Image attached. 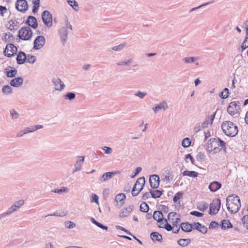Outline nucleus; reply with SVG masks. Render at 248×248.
Segmentation results:
<instances>
[{
  "label": "nucleus",
  "instance_id": "obj_11",
  "mask_svg": "<svg viewBox=\"0 0 248 248\" xmlns=\"http://www.w3.org/2000/svg\"><path fill=\"white\" fill-rule=\"evenodd\" d=\"M52 82L53 83L54 89L56 91L61 92L64 89L65 86L64 83L58 78H53L52 79Z\"/></svg>",
  "mask_w": 248,
  "mask_h": 248
},
{
  "label": "nucleus",
  "instance_id": "obj_21",
  "mask_svg": "<svg viewBox=\"0 0 248 248\" xmlns=\"http://www.w3.org/2000/svg\"><path fill=\"white\" fill-rule=\"evenodd\" d=\"M117 173L116 171L107 172L103 174L100 180L102 182L106 181L112 178L115 174Z\"/></svg>",
  "mask_w": 248,
  "mask_h": 248
},
{
  "label": "nucleus",
  "instance_id": "obj_17",
  "mask_svg": "<svg viewBox=\"0 0 248 248\" xmlns=\"http://www.w3.org/2000/svg\"><path fill=\"white\" fill-rule=\"evenodd\" d=\"M26 23L33 29H36L38 26L36 18L34 16H30L28 17V18L26 21Z\"/></svg>",
  "mask_w": 248,
  "mask_h": 248
},
{
  "label": "nucleus",
  "instance_id": "obj_18",
  "mask_svg": "<svg viewBox=\"0 0 248 248\" xmlns=\"http://www.w3.org/2000/svg\"><path fill=\"white\" fill-rule=\"evenodd\" d=\"M217 141L216 138H211L208 140L206 145V150L208 152L213 151L214 147L217 146Z\"/></svg>",
  "mask_w": 248,
  "mask_h": 248
},
{
  "label": "nucleus",
  "instance_id": "obj_38",
  "mask_svg": "<svg viewBox=\"0 0 248 248\" xmlns=\"http://www.w3.org/2000/svg\"><path fill=\"white\" fill-rule=\"evenodd\" d=\"M40 0H33L32 3L34 4L32 9V13L35 14L38 12V9L40 6Z\"/></svg>",
  "mask_w": 248,
  "mask_h": 248
},
{
  "label": "nucleus",
  "instance_id": "obj_4",
  "mask_svg": "<svg viewBox=\"0 0 248 248\" xmlns=\"http://www.w3.org/2000/svg\"><path fill=\"white\" fill-rule=\"evenodd\" d=\"M69 29L70 30H72V28L70 23L67 21L66 26L62 27L59 31L61 40L63 44L67 39V35L69 32Z\"/></svg>",
  "mask_w": 248,
  "mask_h": 248
},
{
  "label": "nucleus",
  "instance_id": "obj_40",
  "mask_svg": "<svg viewBox=\"0 0 248 248\" xmlns=\"http://www.w3.org/2000/svg\"><path fill=\"white\" fill-rule=\"evenodd\" d=\"M132 62V59H129L125 61H120L117 62L116 64L118 66L129 65Z\"/></svg>",
  "mask_w": 248,
  "mask_h": 248
},
{
  "label": "nucleus",
  "instance_id": "obj_53",
  "mask_svg": "<svg viewBox=\"0 0 248 248\" xmlns=\"http://www.w3.org/2000/svg\"><path fill=\"white\" fill-rule=\"evenodd\" d=\"M146 95L147 93L146 92H142L140 91H138L134 94L135 96H137L141 99L144 98Z\"/></svg>",
  "mask_w": 248,
  "mask_h": 248
},
{
  "label": "nucleus",
  "instance_id": "obj_54",
  "mask_svg": "<svg viewBox=\"0 0 248 248\" xmlns=\"http://www.w3.org/2000/svg\"><path fill=\"white\" fill-rule=\"evenodd\" d=\"M24 203V201L23 200H19L14 203L13 205L16 208V210L20 208L21 206H22Z\"/></svg>",
  "mask_w": 248,
  "mask_h": 248
},
{
  "label": "nucleus",
  "instance_id": "obj_36",
  "mask_svg": "<svg viewBox=\"0 0 248 248\" xmlns=\"http://www.w3.org/2000/svg\"><path fill=\"white\" fill-rule=\"evenodd\" d=\"M183 175L184 176H188L191 177L195 178L197 177L198 173L197 172L195 171L185 170L183 172Z\"/></svg>",
  "mask_w": 248,
  "mask_h": 248
},
{
  "label": "nucleus",
  "instance_id": "obj_39",
  "mask_svg": "<svg viewBox=\"0 0 248 248\" xmlns=\"http://www.w3.org/2000/svg\"><path fill=\"white\" fill-rule=\"evenodd\" d=\"M216 140H217V145L219 147H221V148L223 149L224 152H226V143L223 140H220L219 138H216Z\"/></svg>",
  "mask_w": 248,
  "mask_h": 248
},
{
  "label": "nucleus",
  "instance_id": "obj_15",
  "mask_svg": "<svg viewBox=\"0 0 248 248\" xmlns=\"http://www.w3.org/2000/svg\"><path fill=\"white\" fill-rule=\"evenodd\" d=\"M169 108L168 105L166 101L162 102L159 104H156L155 106L153 108L154 113L156 114L159 110H163L165 111Z\"/></svg>",
  "mask_w": 248,
  "mask_h": 248
},
{
  "label": "nucleus",
  "instance_id": "obj_59",
  "mask_svg": "<svg viewBox=\"0 0 248 248\" xmlns=\"http://www.w3.org/2000/svg\"><path fill=\"white\" fill-rule=\"evenodd\" d=\"M11 38H13V35L11 34L10 33H9L8 34L4 33V35L2 37V40L6 42L10 41Z\"/></svg>",
  "mask_w": 248,
  "mask_h": 248
},
{
  "label": "nucleus",
  "instance_id": "obj_2",
  "mask_svg": "<svg viewBox=\"0 0 248 248\" xmlns=\"http://www.w3.org/2000/svg\"><path fill=\"white\" fill-rule=\"evenodd\" d=\"M221 128L226 135L231 137L235 136L238 132L237 126L231 121L223 122Z\"/></svg>",
  "mask_w": 248,
  "mask_h": 248
},
{
  "label": "nucleus",
  "instance_id": "obj_23",
  "mask_svg": "<svg viewBox=\"0 0 248 248\" xmlns=\"http://www.w3.org/2000/svg\"><path fill=\"white\" fill-rule=\"evenodd\" d=\"M221 187V184L217 182L214 181L210 183L209 186V188L212 192H216Z\"/></svg>",
  "mask_w": 248,
  "mask_h": 248
},
{
  "label": "nucleus",
  "instance_id": "obj_9",
  "mask_svg": "<svg viewBox=\"0 0 248 248\" xmlns=\"http://www.w3.org/2000/svg\"><path fill=\"white\" fill-rule=\"evenodd\" d=\"M17 49L16 46L12 44L7 45L4 51V55L8 57H11L14 55L17 52Z\"/></svg>",
  "mask_w": 248,
  "mask_h": 248
},
{
  "label": "nucleus",
  "instance_id": "obj_13",
  "mask_svg": "<svg viewBox=\"0 0 248 248\" xmlns=\"http://www.w3.org/2000/svg\"><path fill=\"white\" fill-rule=\"evenodd\" d=\"M145 178L144 177L138 178L133 188L136 189L139 192H140L145 184Z\"/></svg>",
  "mask_w": 248,
  "mask_h": 248
},
{
  "label": "nucleus",
  "instance_id": "obj_30",
  "mask_svg": "<svg viewBox=\"0 0 248 248\" xmlns=\"http://www.w3.org/2000/svg\"><path fill=\"white\" fill-rule=\"evenodd\" d=\"M191 242L190 239H180L177 241V243L181 247H185L188 246Z\"/></svg>",
  "mask_w": 248,
  "mask_h": 248
},
{
  "label": "nucleus",
  "instance_id": "obj_22",
  "mask_svg": "<svg viewBox=\"0 0 248 248\" xmlns=\"http://www.w3.org/2000/svg\"><path fill=\"white\" fill-rule=\"evenodd\" d=\"M23 82V79L22 78L18 77L11 80L10 83L12 86L15 87H20Z\"/></svg>",
  "mask_w": 248,
  "mask_h": 248
},
{
  "label": "nucleus",
  "instance_id": "obj_41",
  "mask_svg": "<svg viewBox=\"0 0 248 248\" xmlns=\"http://www.w3.org/2000/svg\"><path fill=\"white\" fill-rule=\"evenodd\" d=\"M229 90L225 88L222 92L219 93V97L223 99L227 98L229 96Z\"/></svg>",
  "mask_w": 248,
  "mask_h": 248
},
{
  "label": "nucleus",
  "instance_id": "obj_6",
  "mask_svg": "<svg viewBox=\"0 0 248 248\" xmlns=\"http://www.w3.org/2000/svg\"><path fill=\"white\" fill-rule=\"evenodd\" d=\"M239 104V103L238 102H231L227 108L228 112L232 116L236 114L240 109Z\"/></svg>",
  "mask_w": 248,
  "mask_h": 248
},
{
  "label": "nucleus",
  "instance_id": "obj_52",
  "mask_svg": "<svg viewBox=\"0 0 248 248\" xmlns=\"http://www.w3.org/2000/svg\"><path fill=\"white\" fill-rule=\"evenodd\" d=\"M6 70L7 73V77L8 78H13L17 73V70L15 69L9 71H7V69H6Z\"/></svg>",
  "mask_w": 248,
  "mask_h": 248
},
{
  "label": "nucleus",
  "instance_id": "obj_19",
  "mask_svg": "<svg viewBox=\"0 0 248 248\" xmlns=\"http://www.w3.org/2000/svg\"><path fill=\"white\" fill-rule=\"evenodd\" d=\"M26 59H27V56H26V54L22 51H20V52H18V53L17 54L16 59L17 63L18 64H23L25 62Z\"/></svg>",
  "mask_w": 248,
  "mask_h": 248
},
{
  "label": "nucleus",
  "instance_id": "obj_8",
  "mask_svg": "<svg viewBox=\"0 0 248 248\" xmlns=\"http://www.w3.org/2000/svg\"><path fill=\"white\" fill-rule=\"evenodd\" d=\"M221 202L219 199L214 200L210 205V214L211 215L217 214L220 208Z\"/></svg>",
  "mask_w": 248,
  "mask_h": 248
},
{
  "label": "nucleus",
  "instance_id": "obj_63",
  "mask_svg": "<svg viewBox=\"0 0 248 248\" xmlns=\"http://www.w3.org/2000/svg\"><path fill=\"white\" fill-rule=\"evenodd\" d=\"M172 232L174 233H177L178 232L179 230H180V227L178 226L177 225L174 224V223H172Z\"/></svg>",
  "mask_w": 248,
  "mask_h": 248
},
{
  "label": "nucleus",
  "instance_id": "obj_29",
  "mask_svg": "<svg viewBox=\"0 0 248 248\" xmlns=\"http://www.w3.org/2000/svg\"><path fill=\"white\" fill-rule=\"evenodd\" d=\"M153 218L155 220L158 221H162L163 218V215L161 211H155L154 213Z\"/></svg>",
  "mask_w": 248,
  "mask_h": 248
},
{
  "label": "nucleus",
  "instance_id": "obj_10",
  "mask_svg": "<svg viewBox=\"0 0 248 248\" xmlns=\"http://www.w3.org/2000/svg\"><path fill=\"white\" fill-rule=\"evenodd\" d=\"M45 44V38L43 36H38L34 41L33 48L36 50L41 48Z\"/></svg>",
  "mask_w": 248,
  "mask_h": 248
},
{
  "label": "nucleus",
  "instance_id": "obj_5",
  "mask_svg": "<svg viewBox=\"0 0 248 248\" xmlns=\"http://www.w3.org/2000/svg\"><path fill=\"white\" fill-rule=\"evenodd\" d=\"M42 18L44 24L48 28H50L52 25V16L50 13L47 10L43 12L42 14Z\"/></svg>",
  "mask_w": 248,
  "mask_h": 248
},
{
  "label": "nucleus",
  "instance_id": "obj_49",
  "mask_svg": "<svg viewBox=\"0 0 248 248\" xmlns=\"http://www.w3.org/2000/svg\"><path fill=\"white\" fill-rule=\"evenodd\" d=\"M76 97V94L74 93L69 92L64 96L65 99H68L70 101L74 100Z\"/></svg>",
  "mask_w": 248,
  "mask_h": 248
},
{
  "label": "nucleus",
  "instance_id": "obj_35",
  "mask_svg": "<svg viewBox=\"0 0 248 248\" xmlns=\"http://www.w3.org/2000/svg\"><path fill=\"white\" fill-rule=\"evenodd\" d=\"M69 189L65 186H63L60 189H55L52 191V192L62 194L63 193H67L69 192Z\"/></svg>",
  "mask_w": 248,
  "mask_h": 248
},
{
  "label": "nucleus",
  "instance_id": "obj_60",
  "mask_svg": "<svg viewBox=\"0 0 248 248\" xmlns=\"http://www.w3.org/2000/svg\"><path fill=\"white\" fill-rule=\"evenodd\" d=\"M166 221V223L164 224V226H161V228H164L168 231H170L172 230V227L171 226V225L169 224L168 223L167 220H165Z\"/></svg>",
  "mask_w": 248,
  "mask_h": 248
},
{
  "label": "nucleus",
  "instance_id": "obj_44",
  "mask_svg": "<svg viewBox=\"0 0 248 248\" xmlns=\"http://www.w3.org/2000/svg\"><path fill=\"white\" fill-rule=\"evenodd\" d=\"M149 208L148 205L145 202H142L140 205V210L143 212H147Z\"/></svg>",
  "mask_w": 248,
  "mask_h": 248
},
{
  "label": "nucleus",
  "instance_id": "obj_31",
  "mask_svg": "<svg viewBox=\"0 0 248 248\" xmlns=\"http://www.w3.org/2000/svg\"><path fill=\"white\" fill-rule=\"evenodd\" d=\"M232 225L229 220H223L221 223V228L222 230H226L229 228H232Z\"/></svg>",
  "mask_w": 248,
  "mask_h": 248
},
{
  "label": "nucleus",
  "instance_id": "obj_3",
  "mask_svg": "<svg viewBox=\"0 0 248 248\" xmlns=\"http://www.w3.org/2000/svg\"><path fill=\"white\" fill-rule=\"evenodd\" d=\"M32 36V32L29 27L22 28L18 32V37L23 40H29Z\"/></svg>",
  "mask_w": 248,
  "mask_h": 248
},
{
  "label": "nucleus",
  "instance_id": "obj_50",
  "mask_svg": "<svg viewBox=\"0 0 248 248\" xmlns=\"http://www.w3.org/2000/svg\"><path fill=\"white\" fill-rule=\"evenodd\" d=\"M247 47H248V36L246 35V37L245 40H244L243 43L241 45V51L242 52Z\"/></svg>",
  "mask_w": 248,
  "mask_h": 248
},
{
  "label": "nucleus",
  "instance_id": "obj_43",
  "mask_svg": "<svg viewBox=\"0 0 248 248\" xmlns=\"http://www.w3.org/2000/svg\"><path fill=\"white\" fill-rule=\"evenodd\" d=\"M197 208L202 211L206 210L208 208V204L205 202H202L198 204Z\"/></svg>",
  "mask_w": 248,
  "mask_h": 248
},
{
  "label": "nucleus",
  "instance_id": "obj_25",
  "mask_svg": "<svg viewBox=\"0 0 248 248\" xmlns=\"http://www.w3.org/2000/svg\"><path fill=\"white\" fill-rule=\"evenodd\" d=\"M166 175L161 176V180L166 183H169L173 179V176L170 173V171L167 170L165 171Z\"/></svg>",
  "mask_w": 248,
  "mask_h": 248
},
{
  "label": "nucleus",
  "instance_id": "obj_32",
  "mask_svg": "<svg viewBox=\"0 0 248 248\" xmlns=\"http://www.w3.org/2000/svg\"><path fill=\"white\" fill-rule=\"evenodd\" d=\"M68 4L71 6L73 9L78 12L79 10L78 3L75 0H66Z\"/></svg>",
  "mask_w": 248,
  "mask_h": 248
},
{
  "label": "nucleus",
  "instance_id": "obj_24",
  "mask_svg": "<svg viewBox=\"0 0 248 248\" xmlns=\"http://www.w3.org/2000/svg\"><path fill=\"white\" fill-rule=\"evenodd\" d=\"M43 127V126L42 125H32L30 127H25L24 129V130L26 134L30 133V132H34L38 129L42 128Z\"/></svg>",
  "mask_w": 248,
  "mask_h": 248
},
{
  "label": "nucleus",
  "instance_id": "obj_34",
  "mask_svg": "<svg viewBox=\"0 0 248 248\" xmlns=\"http://www.w3.org/2000/svg\"><path fill=\"white\" fill-rule=\"evenodd\" d=\"M2 93L6 95L11 94L13 93L12 88L9 85H5L2 88Z\"/></svg>",
  "mask_w": 248,
  "mask_h": 248
},
{
  "label": "nucleus",
  "instance_id": "obj_58",
  "mask_svg": "<svg viewBox=\"0 0 248 248\" xmlns=\"http://www.w3.org/2000/svg\"><path fill=\"white\" fill-rule=\"evenodd\" d=\"M205 158V154L202 152H199L196 156L197 159L201 162L204 160Z\"/></svg>",
  "mask_w": 248,
  "mask_h": 248
},
{
  "label": "nucleus",
  "instance_id": "obj_56",
  "mask_svg": "<svg viewBox=\"0 0 248 248\" xmlns=\"http://www.w3.org/2000/svg\"><path fill=\"white\" fill-rule=\"evenodd\" d=\"M10 113L12 119H16L19 117L18 113L14 109H11Z\"/></svg>",
  "mask_w": 248,
  "mask_h": 248
},
{
  "label": "nucleus",
  "instance_id": "obj_47",
  "mask_svg": "<svg viewBox=\"0 0 248 248\" xmlns=\"http://www.w3.org/2000/svg\"><path fill=\"white\" fill-rule=\"evenodd\" d=\"M126 45V43H123L118 46H114L112 47V50L116 51H119L122 50Z\"/></svg>",
  "mask_w": 248,
  "mask_h": 248
},
{
  "label": "nucleus",
  "instance_id": "obj_57",
  "mask_svg": "<svg viewBox=\"0 0 248 248\" xmlns=\"http://www.w3.org/2000/svg\"><path fill=\"white\" fill-rule=\"evenodd\" d=\"M242 222L243 226L248 230V216H244L242 218Z\"/></svg>",
  "mask_w": 248,
  "mask_h": 248
},
{
  "label": "nucleus",
  "instance_id": "obj_37",
  "mask_svg": "<svg viewBox=\"0 0 248 248\" xmlns=\"http://www.w3.org/2000/svg\"><path fill=\"white\" fill-rule=\"evenodd\" d=\"M150 194L153 198H158L160 197L162 194V192L159 190H151Z\"/></svg>",
  "mask_w": 248,
  "mask_h": 248
},
{
  "label": "nucleus",
  "instance_id": "obj_26",
  "mask_svg": "<svg viewBox=\"0 0 248 248\" xmlns=\"http://www.w3.org/2000/svg\"><path fill=\"white\" fill-rule=\"evenodd\" d=\"M17 211L16 208L14 207L13 205H12L10 207H9L8 210L4 213L0 214V219H1L3 217H5L8 215L12 214L14 212Z\"/></svg>",
  "mask_w": 248,
  "mask_h": 248
},
{
  "label": "nucleus",
  "instance_id": "obj_46",
  "mask_svg": "<svg viewBox=\"0 0 248 248\" xmlns=\"http://www.w3.org/2000/svg\"><path fill=\"white\" fill-rule=\"evenodd\" d=\"M183 193L181 191L178 192L176 193L173 198V201L174 203H176V202L181 199L183 197Z\"/></svg>",
  "mask_w": 248,
  "mask_h": 248
},
{
  "label": "nucleus",
  "instance_id": "obj_51",
  "mask_svg": "<svg viewBox=\"0 0 248 248\" xmlns=\"http://www.w3.org/2000/svg\"><path fill=\"white\" fill-rule=\"evenodd\" d=\"M27 62L33 64L36 61V58L35 56L28 55L27 56L26 60Z\"/></svg>",
  "mask_w": 248,
  "mask_h": 248
},
{
  "label": "nucleus",
  "instance_id": "obj_14",
  "mask_svg": "<svg viewBox=\"0 0 248 248\" xmlns=\"http://www.w3.org/2000/svg\"><path fill=\"white\" fill-rule=\"evenodd\" d=\"M84 160V157L83 156H78L76 163L75 164V169L73 171V173H75L76 172L79 171L81 170L82 166Z\"/></svg>",
  "mask_w": 248,
  "mask_h": 248
},
{
  "label": "nucleus",
  "instance_id": "obj_1",
  "mask_svg": "<svg viewBox=\"0 0 248 248\" xmlns=\"http://www.w3.org/2000/svg\"><path fill=\"white\" fill-rule=\"evenodd\" d=\"M226 206L228 211L231 214L236 213L241 207L239 197L233 195H229L226 199Z\"/></svg>",
  "mask_w": 248,
  "mask_h": 248
},
{
  "label": "nucleus",
  "instance_id": "obj_45",
  "mask_svg": "<svg viewBox=\"0 0 248 248\" xmlns=\"http://www.w3.org/2000/svg\"><path fill=\"white\" fill-rule=\"evenodd\" d=\"M197 60L195 57H185L183 59V62L185 63H192Z\"/></svg>",
  "mask_w": 248,
  "mask_h": 248
},
{
  "label": "nucleus",
  "instance_id": "obj_16",
  "mask_svg": "<svg viewBox=\"0 0 248 248\" xmlns=\"http://www.w3.org/2000/svg\"><path fill=\"white\" fill-rule=\"evenodd\" d=\"M134 209L133 205H130L127 208L123 209L120 214V217H128L132 212Z\"/></svg>",
  "mask_w": 248,
  "mask_h": 248
},
{
  "label": "nucleus",
  "instance_id": "obj_33",
  "mask_svg": "<svg viewBox=\"0 0 248 248\" xmlns=\"http://www.w3.org/2000/svg\"><path fill=\"white\" fill-rule=\"evenodd\" d=\"M215 117V113L212 114L210 116V120H205L203 123H202L201 126L202 128H204L208 127V125L209 124H212L213 123V122L214 121V119Z\"/></svg>",
  "mask_w": 248,
  "mask_h": 248
},
{
  "label": "nucleus",
  "instance_id": "obj_12",
  "mask_svg": "<svg viewBox=\"0 0 248 248\" xmlns=\"http://www.w3.org/2000/svg\"><path fill=\"white\" fill-rule=\"evenodd\" d=\"M159 177L158 175L154 174L150 177L149 182L152 188H157L159 185Z\"/></svg>",
  "mask_w": 248,
  "mask_h": 248
},
{
  "label": "nucleus",
  "instance_id": "obj_28",
  "mask_svg": "<svg viewBox=\"0 0 248 248\" xmlns=\"http://www.w3.org/2000/svg\"><path fill=\"white\" fill-rule=\"evenodd\" d=\"M151 238L153 240V241H157L159 242H161L162 240V235L159 234L158 232H153L150 234Z\"/></svg>",
  "mask_w": 248,
  "mask_h": 248
},
{
  "label": "nucleus",
  "instance_id": "obj_62",
  "mask_svg": "<svg viewBox=\"0 0 248 248\" xmlns=\"http://www.w3.org/2000/svg\"><path fill=\"white\" fill-rule=\"evenodd\" d=\"M218 224L215 221H212L209 226V229H216L218 228Z\"/></svg>",
  "mask_w": 248,
  "mask_h": 248
},
{
  "label": "nucleus",
  "instance_id": "obj_20",
  "mask_svg": "<svg viewBox=\"0 0 248 248\" xmlns=\"http://www.w3.org/2000/svg\"><path fill=\"white\" fill-rule=\"evenodd\" d=\"M6 26L10 30H16L19 27V22L16 20L12 19L8 22Z\"/></svg>",
  "mask_w": 248,
  "mask_h": 248
},
{
  "label": "nucleus",
  "instance_id": "obj_27",
  "mask_svg": "<svg viewBox=\"0 0 248 248\" xmlns=\"http://www.w3.org/2000/svg\"><path fill=\"white\" fill-rule=\"evenodd\" d=\"M180 226L182 230L186 232H190L192 229V224L188 222H183L181 224Z\"/></svg>",
  "mask_w": 248,
  "mask_h": 248
},
{
  "label": "nucleus",
  "instance_id": "obj_48",
  "mask_svg": "<svg viewBox=\"0 0 248 248\" xmlns=\"http://www.w3.org/2000/svg\"><path fill=\"white\" fill-rule=\"evenodd\" d=\"M191 144V141L188 138H185L182 141V145L185 148L188 147Z\"/></svg>",
  "mask_w": 248,
  "mask_h": 248
},
{
  "label": "nucleus",
  "instance_id": "obj_64",
  "mask_svg": "<svg viewBox=\"0 0 248 248\" xmlns=\"http://www.w3.org/2000/svg\"><path fill=\"white\" fill-rule=\"evenodd\" d=\"M102 149L107 154H110L112 152V149L111 148L109 147L104 146L103 148H102Z\"/></svg>",
  "mask_w": 248,
  "mask_h": 248
},
{
  "label": "nucleus",
  "instance_id": "obj_55",
  "mask_svg": "<svg viewBox=\"0 0 248 248\" xmlns=\"http://www.w3.org/2000/svg\"><path fill=\"white\" fill-rule=\"evenodd\" d=\"M65 226L68 229H73L76 227V224L71 221H67L65 222Z\"/></svg>",
  "mask_w": 248,
  "mask_h": 248
},
{
  "label": "nucleus",
  "instance_id": "obj_61",
  "mask_svg": "<svg viewBox=\"0 0 248 248\" xmlns=\"http://www.w3.org/2000/svg\"><path fill=\"white\" fill-rule=\"evenodd\" d=\"M192 229H196L200 231L201 228H202V225L199 222L193 223L192 224Z\"/></svg>",
  "mask_w": 248,
  "mask_h": 248
},
{
  "label": "nucleus",
  "instance_id": "obj_42",
  "mask_svg": "<svg viewBox=\"0 0 248 248\" xmlns=\"http://www.w3.org/2000/svg\"><path fill=\"white\" fill-rule=\"evenodd\" d=\"M125 195L124 194L120 193L117 195L115 198V201L118 203V202H122L125 199Z\"/></svg>",
  "mask_w": 248,
  "mask_h": 248
},
{
  "label": "nucleus",
  "instance_id": "obj_7",
  "mask_svg": "<svg viewBox=\"0 0 248 248\" xmlns=\"http://www.w3.org/2000/svg\"><path fill=\"white\" fill-rule=\"evenodd\" d=\"M15 6L18 11L22 13H25L28 9V4L26 0H17Z\"/></svg>",
  "mask_w": 248,
  "mask_h": 248
}]
</instances>
